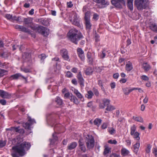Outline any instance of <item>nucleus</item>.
Masks as SVG:
<instances>
[{
    "instance_id": "obj_37",
    "label": "nucleus",
    "mask_w": 157,
    "mask_h": 157,
    "mask_svg": "<svg viewBox=\"0 0 157 157\" xmlns=\"http://www.w3.org/2000/svg\"><path fill=\"white\" fill-rule=\"evenodd\" d=\"M7 71L5 70L0 69V78L6 75Z\"/></svg>"
},
{
    "instance_id": "obj_50",
    "label": "nucleus",
    "mask_w": 157,
    "mask_h": 157,
    "mask_svg": "<svg viewBox=\"0 0 157 157\" xmlns=\"http://www.w3.org/2000/svg\"><path fill=\"white\" fill-rule=\"evenodd\" d=\"M78 143L79 147L84 145L83 140L82 139H80L78 141Z\"/></svg>"
},
{
    "instance_id": "obj_63",
    "label": "nucleus",
    "mask_w": 157,
    "mask_h": 157,
    "mask_svg": "<svg viewBox=\"0 0 157 157\" xmlns=\"http://www.w3.org/2000/svg\"><path fill=\"white\" fill-rule=\"evenodd\" d=\"M93 18L95 20H97L98 18V15L97 13H94L93 15Z\"/></svg>"
},
{
    "instance_id": "obj_58",
    "label": "nucleus",
    "mask_w": 157,
    "mask_h": 157,
    "mask_svg": "<svg viewBox=\"0 0 157 157\" xmlns=\"http://www.w3.org/2000/svg\"><path fill=\"white\" fill-rule=\"evenodd\" d=\"M66 75L67 77L68 78H71L72 77V74L69 71H67Z\"/></svg>"
},
{
    "instance_id": "obj_35",
    "label": "nucleus",
    "mask_w": 157,
    "mask_h": 157,
    "mask_svg": "<svg viewBox=\"0 0 157 157\" xmlns=\"http://www.w3.org/2000/svg\"><path fill=\"white\" fill-rule=\"evenodd\" d=\"M56 102L59 105H61L62 104L63 101L59 97H57L56 98Z\"/></svg>"
},
{
    "instance_id": "obj_52",
    "label": "nucleus",
    "mask_w": 157,
    "mask_h": 157,
    "mask_svg": "<svg viewBox=\"0 0 157 157\" xmlns=\"http://www.w3.org/2000/svg\"><path fill=\"white\" fill-rule=\"evenodd\" d=\"M141 78L144 81H147L149 79L148 77L146 75H143L141 77Z\"/></svg>"
},
{
    "instance_id": "obj_62",
    "label": "nucleus",
    "mask_w": 157,
    "mask_h": 157,
    "mask_svg": "<svg viewBox=\"0 0 157 157\" xmlns=\"http://www.w3.org/2000/svg\"><path fill=\"white\" fill-rule=\"evenodd\" d=\"M153 153L155 156H157V148H154L153 149Z\"/></svg>"
},
{
    "instance_id": "obj_19",
    "label": "nucleus",
    "mask_w": 157,
    "mask_h": 157,
    "mask_svg": "<svg viewBox=\"0 0 157 157\" xmlns=\"http://www.w3.org/2000/svg\"><path fill=\"white\" fill-rule=\"evenodd\" d=\"M85 24L86 29L89 31L90 30V29L92 26V24L90 23V20H85Z\"/></svg>"
},
{
    "instance_id": "obj_40",
    "label": "nucleus",
    "mask_w": 157,
    "mask_h": 157,
    "mask_svg": "<svg viewBox=\"0 0 157 157\" xmlns=\"http://www.w3.org/2000/svg\"><path fill=\"white\" fill-rule=\"evenodd\" d=\"M115 109V107L111 105H108L106 109V110L108 111H111Z\"/></svg>"
},
{
    "instance_id": "obj_15",
    "label": "nucleus",
    "mask_w": 157,
    "mask_h": 157,
    "mask_svg": "<svg viewBox=\"0 0 157 157\" xmlns=\"http://www.w3.org/2000/svg\"><path fill=\"white\" fill-rule=\"evenodd\" d=\"M121 155L124 156H129L128 154L129 153V151L126 149L123 148L121 150Z\"/></svg>"
},
{
    "instance_id": "obj_24",
    "label": "nucleus",
    "mask_w": 157,
    "mask_h": 157,
    "mask_svg": "<svg viewBox=\"0 0 157 157\" xmlns=\"http://www.w3.org/2000/svg\"><path fill=\"white\" fill-rule=\"evenodd\" d=\"M133 0H127L128 7L131 10H133Z\"/></svg>"
},
{
    "instance_id": "obj_31",
    "label": "nucleus",
    "mask_w": 157,
    "mask_h": 157,
    "mask_svg": "<svg viewBox=\"0 0 157 157\" xmlns=\"http://www.w3.org/2000/svg\"><path fill=\"white\" fill-rule=\"evenodd\" d=\"M123 92L124 94L126 95H128L130 92H132L131 89H129L128 88H123Z\"/></svg>"
},
{
    "instance_id": "obj_18",
    "label": "nucleus",
    "mask_w": 157,
    "mask_h": 157,
    "mask_svg": "<svg viewBox=\"0 0 157 157\" xmlns=\"http://www.w3.org/2000/svg\"><path fill=\"white\" fill-rule=\"evenodd\" d=\"M77 144L76 142H73L68 144L67 149L69 150H72L76 147Z\"/></svg>"
},
{
    "instance_id": "obj_13",
    "label": "nucleus",
    "mask_w": 157,
    "mask_h": 157,
    "mask_svg": "<svg viewBox=\"0 0 157 157\" xmlns=\"http://www.w3.org/2000/svg\"><path fill=\"white\" fill-rule=\"evenodd\" d=\"M33 19L32 18H25L23 19V22L25 25H28L29 26L33 23Z\"/></svg>"
},
{
    "instance_id": "obj_28",
    "label": "nucleus",
    "mask_w": 157,
    "mask_h": 157,
    "mask_svg": "<svg viewBox=\"0 0 157 157\" xmlns=\"http://www.w3.org/2000/svg\"><path fill=\"white\" fill-rule=\"evenodd\" d=\"M10 56V53L8 52H4L0 54V56L4 58H7Z\"/></svg>"
},
{
    "instance_id": "obj_8",
    "label": "nucleus",
    "mask_w": 157,
    "mask_h": 157,
    "mask_svg": "<svg viewBox=\"0 0 157 157\" xmlns=\"http://www.w3.org/2000/svg\"><path fill=\"white\" fill-rule=\"evenodd\" d=\"M36 31L45 36L48 35L49 33V30L48 28L42 26H38Z\"/></svg>"
},
{
    "instance_id": "obj_10",
    "label": "nucleus",
    "mask_w": 157,
    "mask_h": 157,
    "mask_svg": "<svg viewBox=\"0 0 157 157\" xmlns=\"http://www.w3.org/2000/svg\"><path fill=\"white\" fill-rule=\"evenodd\" d=\"M0 96L3 98L9 99L11 97V95L7 92L0 90Z\"/></svg>"
},
{
    "instance_id": "obj_55",
    "label": "nucleus",
    "mask_w": 157,
    "mask_h": 157,
    "mask_svg": "<svg viewBox=\"0 0 157 157\" xmlns=\"http://www.w3.org/2000/svg\"><path fill=\"white\" fill-rule=\"evenodd\" d=\"M77 52L78 55L82 54L84 53V52L82 49L80 48H78L77 49Z\"/></svg>"
},
{
    "instance_id": "obj_23",
    "label": "nucleus",
    "mask_w": 157,
    "mask_h": 157,
    "mask_svg": "<svg viewBox=\"0 0 157 157\" xmlns=\"http://www.w3.org/2000/svg\"><path fill=\"white\" fill-rule=\"evenodd\" d=\"M19 30L29 34L31 33V31L30 30L22 25L20 26Z\"/></svg>"
},
{
    "instance_id": "obj_64",
    "label": "nucleus",
    "mask_w": 157,
    "mask_h": 157,
    "mask_svg": "<svg viewBox=\"0 0 157 157\" xmlns=\"http://www.w3.org/2000/svg\"><path fill=\"white\" fill-rule=\"evenodd\" d=\"M67 4L68 7H69V8H71L73 6V5L72 4V2H67Z\"/></svg>"
},
{
    "instance_id": "obj_48",
    "label": "nucleus",
    "mask_w": 157,
    "mask_h": 157,
    "mask_svg": "<svg viewBox=\"0 0 157 157\" xmlns=\"http://www.w3.org/2000/svg\"><path fill=\"white\" fill-rule=\"evenodd\" d=\"M109 132L111 134H113L115 133V129L113 128H111L109 129Z\"/></svg>"
},
{
    "instance_id": "obj_61",
    "label": "nucleus",
    "mask_w": 157,
    "mask_h": 157,
    "mask_svg": "<svg viewBox=\"0 0 157 157\" xmlns=\"http://www.w3.org/2000/svg\"><path fill=\"white\" fill-rule=\"evenodd\" d=\"M81 150L83 152H85L86 151V147L84 145L82 146L79 147Z\"/></svg>"
},
{
    "instance_id": "obj_47",
    "label": "nucleus",
    "mask_w": 157,
    "mask_h": 157,
    "mask_svg": "<svg viewBox=\"0 0 157 157\" xmlns=\"http://www.w3.org/2000/svg\"><path fill=\"white\" fill-rule=\"evenodd\" d=\"M6 142L5 141L0 140V147H2L5 146Z\"/></svg>"
},
{
    "instance_id": "obj_38",
    "label": "nucleus",
    "mask_w": 157,
    "mask_h": 157,
    "mask_svg": "<svg viewBox=\"0 0 157 157\" xmlns=\"http://www.w3.org/2000/svg\"><path fill=\"white\" fill-rule=\"evenodd\" d=\"M133 118L135 120V121L140 122H143V118L140 117H133Z\"/></svg>"
},
{
    "instance_id": "obj_32",
    "label": "nucleus",
    "mask_w": 157,
    "mask_h": 157,
    "mask_svg": "<svg viewBox=\"0 0 157 157\" xmlns=\"http://www.w3.org/2000/svg\"><path fill=\"white\" fill-rule=\"evenodd\" d=\"M101 120L100 119L96 118L94 121V125L98 127L101 123Z\"/></svg>"
},
{
    "instance_id": "obj_22",
    "label": "nucleus",
    "mask_w": 157,
    "mask_h": 157,
    "mask_svg": "<svg viewBox=\"0 0 157 157\" xmlns=\"http://www.w3.org/2000/svg\"><path fill=\"white\" fill-rule=\"evenodd\" d=\"M22 75L20 73H17L11 75L10 77V79L11 80L13 79H17L19 77H22Z\"/></svg>"
},
{
    "instance_id": "obj_12",
    "label": "nucleus",
    "mask_w": 157,
    "mask_h": 157,
    "mask_svg": "<svg viewBox=\"0 0 157 157\" xmlns=\"http://www.w3.org/2000/svg\"><path fill=\"white\" fill-rule=\"evenodd\" d=\"M77 78L79 83L82 86H84V80L82 77V75L81 74V72H79L77 76Z\"/></svg>"
},
{
    "instance_id": "obj_3",
    "label": "nucleus",
    "mask_w": 157,
    "mask_h": 157,
    "mask_svg": "<svg viewBox=\"0 0 157 157\" xmlns=\"http://www.w3.org/2000/svg\"><path fill=\"white\" fill-rule=\"evenodd\" d=\"M148 0H135V5L139 10L145 9L148 5Z\"/></svg>"
},
{
    "instance_id": "obj_53",
    "label": "nucleus",
    "mask_w": 157,
    "mask_h": 157,
    "mask_svg": "<svg viewBox=\"0 0 157 157\" xmlns=\"http://www.w3.org/2000/svg\"><path fill=\"white\" fill-rule=\"evenodd\" d=\"M106 51L105 50H103L102 51V53L100 55V58L101 59L104 58L105 56Z\"/></svg>"
},
{
    "instance_id": "obj_30",
    "label": "nucleus",
    "mask_w": 157,
    "mask_h": 157,
    "mask_svg": "<svg viewBox=\"0 0 157 157\" xmlns=\"http://www.w3.org/2000/svg\"><path fill=\"white\" fill-rule=\"evenodd\" d=\"M93 95L94 94L91 91H89L87 92V93L86 94L85 96L88 99H90L92 98Z\"/></svg>"
},
{
    "instance_id": "obj_44",
    "label": "nucleus",
    "mask_w": 157,
    "mask_h": 157,
    "mask_svg": "<svg viewBox=\"0 0 157 157\" xmlns=\"http://www.w3.org/2000/svg\"><path fill=\"white\" fill-rule=\"evenodd\" d=\"M38 57L42 61H43L44 59L46 58V56L45 54H42L39 55Z\"/></svg>"
},
{
    "instance_id": "obj_6",
    "label": "nucleus",
    "mask_w": 157,
    "mask_h": 157,
    "mask_svg": "<svg viewBox=\"0 0 157 157\" xmlns=\"http://www.w3.org/2000/svg\"><path fill=\"white\" fill-rule=\"evenodd\" d=\"M113 5L118 8H122L123 6L125 5V2L124 0H111Z\"/></svg>"
},
{
    "instance_id": "obj_51",
    "label": "nucleus",
    "mask_w": 157,
    "mask_h": 157,
    "mask_svg": "<svg viewBox=\"0 0 157 157\" xmlns=\"http://www.w3.org/2000/svg\"><path fill=\"white\" fill-rule=\"evenodd\" d=\"M108 143L111 144H117V142L115 140H110L108 141Z\"/></svg>"
},
{
    "instance_id": "obj_46",
    "label": "nucleus",
    "mask_w": 157,
    "mask_h": 157,
    "mask_svg": "<svg viewBox=\"0 0 157 157\" xmlns=\"http://www.w3.org/2000/svg\"><path fill=\"white\" fill-rule=\"evenodd\" d=\"M110 151V149L108 147H106L104 152V154L105 156V155L109 153Z\"/></svg>"
},
{
    "instance_id": "obj_25",
    "label": "nucleus",
    "mask_w": 157,
    "mask_h": 157,
    "mask_svg": "<svg viewBox=\"0 0 157 157\" xmlns=\"http://www.w3.org/2000/svg\"><path fill=\"white\" fill-rule=\"evenodd\" d=\"M87 57L88 59V61L89 64H92L93 62V59L91 57V53L88 52L87 54Z\"/></svg>"
},
{
    "instance_id": "obj_49",
    "label": "nucleus",
    "mask_w": 157,
    "mask_h": 157,
    "mask_svg": "<svg viewBox=\"0 0 157 157\" xmlns=\"http://www.w3.org/2000/svg\"><path fill=\"white\" fill-rule=\"evenodd\" d=\"M13 48V51H14L17 48H19V50L20 51L21 50V47L20 46H19L15 44V45H13L12 46Z\"/></svg>"
},
{
    "instance_id": "obj_36",
    "label": "nucleus",
    "mask_w": 157,
    "mask_h": 157,
    "mask_svg": "<svg viewBox=\"0 0 157 157\" xmlns=\"http://www.w3.org/2000/svg\"><path fill=\"white\" fill-rule=\"evenodd\" d=\"M11 21H19V22H22V20L21 18L20 17H17L15 16H14L13 17L12 16V18Z\"/></svg>"
},
{
    "instance_id": "obj_33",
    "label": "nucleus",
    "mask_w": 157,
    "mask_h": 157,
    "mask_svg": "<svg viewBox=\"0 0 157 157\" xmlns=\"http://www.w3.org/2000/svg\"><path fill=\"white\" fill-rule=\"evenodd\" d=\"M74 93L78 98L81 99L83 98L82 95L77 90L75 89Z\"/></svg>"
},
{
    "instance_id": "obj_5",
    "label": "nucleus",
    "mask_w": 157,
    "mask_h": 157,
    "mask_svg": "<svg viewBox=\"0 0 157 157\" xmlns=\"http://www.w3.org/2000/svg\"><path fill=\"white\" fill-rule=\"evenodd\" d=\"M71 18L70 19V20L71 21L72 23L77 26L80 28L81 27L80 23L77 17V14L75 13H74L71 16Z\"/></svg>"
},
{
    "instance_id": "obj_7",
    "label": "nucleus",
    "mask_w": 157,
    "mask_h": 157,
    "mask_svg": "<svg viewBox=\"0 0 157 157\" xmlns=\"http://www.w3.org/2000/svg\"><path fill=\"white\" fill-rule=\"evenodd\" d=\"M28 120L26 123H23L22 124L23 127L25 129L27 130H30L31 128V125L34 123H35V121L33 119H32L31 118L29 117Z\"/></svg>"
},
{
    "instance_id": "obj_2",
    "label": "nucleus",
    "mask_w": 157,
    "mask_h": 157,
    "mask_svg": "<svg viewBox=\"0 0 157 157\" xmlns=\"http://www.w3.org/2000/svg\"><path fill=\"white\" fill-rule=\"evenodd\" d=\"M12 149L13 150L14 152V153L12 154L13 157H18L17 155L22 156L26 154L25 150L23 149L20 145L19 146L13 147Z\"/></svg>"
},
{
    "instance_id": "obj_26",
    "label": "nucleus",
    "mask_w": 157,
    "mask_h": 157,
    "mask_svg": "<svg viewBox=\"0 0 157 157\" xmlns=\"http://www.w3.org/2000/svg\"><path fill=\"white\" fill-rule=\"evenodd\" d=\"M140 146V143L139 142L136 143L134 145V152L136 154L139 150Z\"/></svg>"
},
{
    "instance_id": "obj_9",
    "label": "nucleus",
    "mask_w": 157,
    "mask_h": 157,
    "mask_svg": "<svg viewBox=\"0 0 157 157\" xmlns=\"http://www.w3.org/2000/svg\"><path fill=\"white\" fill-rule=\"evenodd\" d=\"M60 53L64 59L66 60H69V57L68 55V52L66 49H63L61 50Z\"/></svg>"
},
{
    "instance_id": "obj_57",
    "label": "nucleus",
    "mask_w": 157,
    "mask_h": 157,
    "mask_svg": "<svg viewBox=\"0 0 157 157\" xmlns=\"http://www.w3.org/2000/svg\"><path fill=\"white\" fill-rule=\"evenodd\" d=\"M79 57L82 61H84L85 60V56L84 54H80L78 55Z\"/></svg>"
},
{
    "instance_id": "obj_16",
    "label": "nucleus",
    "mask_w": 157,
    "mask_h": 157,
    "mask_svg": "<svg viewBox=\"0 0 157 157\" xmlns=\"http://www.w3.org/2000/svg\"><path fill=\"white\" fill-rule=\"evenodd\" d=\"M93 1L97 3L101 4L104 5H108L109 4L108 2L105 0H93Z\"/></svg>"
},
{
    "instance_id": "obj_42",
    "label": "nucleus",
    "mask_w": 157,
    "mask_h": 157,
    "mask_svg": "<svg viewBox=\"0 0 157 157\" xmlns=\"http://www.w3.org/2000/svg\"><path fill=\"white\" fill-rule=\"evenodd\" d=\"M104 106H108L110 103V100L107 99H104L103 100Z\"/></svg>"
},
{
    "instance_id": "obj_17",
    "label": "nucleus",
    "mask_w": 157,
    "mask_h": 157,
    "mask_svg": "<svg viewBox=\"0 0 157 157\" xmlns=\"http://www.w3.org/2000/svg\"><path fill=\"white\" fill-rule=\"evenodd\" d=\"M52 138L50 139V144H53L58 140V137L56 133H53L52 135Z\"/></svg>"
},
{
    "instance_id": "obj_45",
    "label": "nucleus",
    "mask_w": 157,
    "mask_h": 157,
    "mask_svg": "<svg viewBox=\"0 0 157 157\" xmlns=\"http://www.w3.org/2000/svg\"><path fill=\"white\" fill-rule=\"evenodd\" d=\"M140 135L139 133L137 132H136L134 134V138L136 139L137 140H140V137L139 136Z\"/></svg>"
},
{
    "instance_id": "obj_14",
    "label": "nucleus",
    "mask_w": 157,
    "mask_h": 157,
    "mask_svg": "<svg viewBox=\"0 0 157 157\" xmlns=\"http://www.w3.org/2000/svg\"><path fill=\"white\" fill-rule=\"evenodd\" d=\"M70 100L71 102H72L76 105H78L79 103V102L78 99L72 94H71L70 96Z\"/></svg>"
},
{
    "instance_id": "obj_20",
    "label": "nucleus",
    "mask_w": 157,
    "mask_h": 157,
    "mask_svg": "<svg viewBox=\"0 0 157 157\" xmlns=\"http://www.w3.org/2000/svg\"><path fill=\"white\" fill-rule=\"evenodd\" d=\"M93 72V69L91 67H88L85 70V73L87 75H91Z\"/></svg>"
},
{
    "instance_id": "obj_21",
    "label": "nucleus",
    "mask_w": 157,
    "mask_h": 157,
    "mask_svg": "<svg viewBox=\"0 0 157 157\" xmlns=\"http://www.w3.org/2000/svg\"><path fill=\"white\" fill-rule=\"evenodd\" d=\"M126 70L128 71H129L133 69V67L132 63L128 62L126 65Z\"/></svg>"
},
{
    "instance_id": "obj_56",
    "label": "nucleus",
    "mask_w": 157,
    "mask_h": 157,
    "mask_svg": "<svg viewBox=\"0 0 157 157\" xmlns=\"http://www.w3.org/2000/svg\"><path fill=\"white\" fill-rule=\"evenodd\" d=\"M19 127H15L14 128V131L16 132H21L22 131H23L22 129H20L19 128Z\"/></svg>"
},
{
    "instance_id": "obj_54",
    "label": "nucleus",
    "mask_w": 157,
    "mask_h": 157,
    "mask_svg": "<svg viewBox=\"0 0 157 157\" xmlns=\"http://www.w3.org/2000/svg\"><path fill=\"white\" fill-rule=\"evenodd\" d=\"M5 17L11 21L12 18V15L10 14H6L5 15Z\"/></svg>"
},
{
    "instance_id": "obj_4",
    "label": "nucleus",
    "mask_w": 157,
    "mask_h": 157,
    "mask_svg": "<svg viewBox=\"0 0 157 157\" xmlns=\"http://www.w3.org/2000/svg\"><path fill=\"white\" fill-rule=\"evenodd\" d=\"M86 145L89 149L93 148L94 145V141L93 136L89 135H87L86 138Z\"/></svg>"
},
{
    "instance_id": "obj_1",
    "label": "nucleus",
    "mask_w": 157,
    "mask_h": 157,
    "mask_svg": "<svg viewBox=\"0 0 157 157\" xmlns=\"http://www.w3.org/2000/svg\"><path fill=\"white\" fill-rule=\"evenodd\" d=\"M69 39L72 42L77 44V42L83 37L82 34L75 29H71L67 33Z\"/></svg>"
},
{
    "instance_id": "obj_43",
    "label": "nucleus",
    "mask_w": 157,
    "mask_h": 157,
    "mask_svg": "<svg viewBox=\"0 0 157 157\" xmlns=\"http://www.w3.org/2000/svg\"><path fill=\"white\" fill-rule=\"evenodd\" d=\"M90 13L89 11H87L85 13V20H90Z\"/></svg>"
},
{
    "instance_id": "obj_60",
    "label": "nucleus",
    "mask_w": 157,
    "mask_h": 157,
    "mask_svg": "<svg viewBox=\"0 0 157 157\" xmlns=\"http://www.w3.org/2000/svg\"><path fill=\"white\" fill-rule=\"evenodd\" d=\"M95 41L96 42H98L100 40L99 36L96 33L95 34Z\"/></svg>"
},
{
    "instance_id": "obj_11",
    "label": "nucleus",
    "mask_w": 157,
    "mask_h": 157,
    "mask_svg": "<svg viewBox=\"0 0 157 157\" xmlns=\"http://www.w3.org/2000/svg\"><path fill=\"white\" fill-rule=\"evenodd\" d=\"M20 145L23 149L25 150V151L29 150L31 146L30 143L26 142H23Z\"/></svg>"
},
{
    "instance_id": "obj_39",
    "label": "nucleus",
    "mask_w": 157,
    "mask_h": 157,
    "mask_svg": "<svg viewBox=\"0 0 157 157\" xmlns=\"http://www.w3.org/2000/svg\"><path fill=\"white\" fill-rule=\"evenodd\" d=\"M28 26L30 27L32 30L36 31L38 27V26H37L36 25H34L33 23Z\"/></svg>"
},
{
    "instance_id": "obj_41",
    "label": "nucleus",
    "mask_w": 157,
    "mask_h": 157,
    "mask_svg": "<svg viewBox=\"0 0 157 157\" xmlns=\"http://www.w3.org/2000/svg\"><path fill=\"white\" fill-rule=\"evenodd\" d=\"M151 148V145L150 144H147V147L145 149L146 153H149L150 151Z\"/></svg>"
},
{
    "instance_id": "obj_59",
    "label": "nucleus",
    "mask_w": 157,
    "mask_h": 157,
    "mask_svg": "<svg viewBox=\"0 0 157 157\" xmlns=\"http://www.w3.org/2000/svg\"><path fill=\"white\" fill-rule=\"evenodd\" d=\"M6 101L4 99H2L0 100V103L3 105H5L6 104Z\"/></svg>"
},
{
    "instance_id": "obj_29",
    "label": "nucleus",
    "mask_w": 157,
    "mask_h": 157,
    "mask_svg": "<svg viewBox=\"0 0 157 157\" xmlns=\"http://www.w3.org/2000/svg\"><path fill=\"white\" fill-rule=\"evenodd\" d=\"M149 27L152 31L157 32V25L155 24H152L149 26Z\"/></svg>"
},
{
    "instance_id": "obj_34",
    "label": "nucleus",
    "mask_w": 157,
    "mask_h": 157,
    "mask_svg": "<svg viewBox=\"0 0 157 157\" xmlns=\"http://www.w3.org/2000/svg\"><path fill=\"white\" fill-rule=\"evenodd\" d=\"M130 134L131 135H133L136 130V127L135 125H133L131 128Z\"/></svg>"
},
{
    "instance_id": "obj_27",
    "label": "nucleus",
    "mask_w": 157,
    "mask_h": 157,
    "mask_svg": "<svg viewBox=\"0 0 157 157\" xmlns=\"http://www.w3.org/2000/svg\"><path fill=\"white\" fill-rule=\"evenodd\" d=\"M142 67L145 71H148L150 68V65L147 63H144L143 64Z\"/></svg>"
}]
</instances>
